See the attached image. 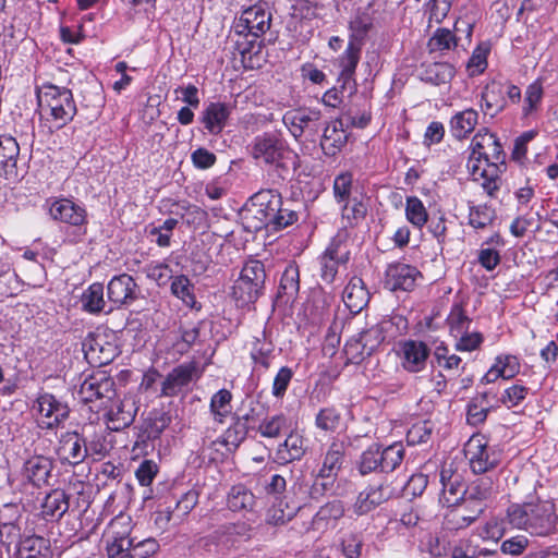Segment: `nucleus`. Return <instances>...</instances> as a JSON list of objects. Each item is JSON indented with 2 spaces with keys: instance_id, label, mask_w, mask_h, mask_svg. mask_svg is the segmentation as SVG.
Wrapping results in <instances>:
<instances>
[{
  "instance_id": "obj_13",
  "label": "nucleus",
  "mask_w": 558,
  "mask_h": 558,
  "mask_svg": "<svg viewBox=\"0 0 558 558\" xmlns=\"http://www.w3.org/2000/svg\"><path fill=\"white\" fill-rule=\"evenodd\" d=\"M322 113L318 109L298 108L287 111L282 122L291 135L299 141L303 135L314 137L318 133Z\"/></svg>"
},
{
  "instance_id": "obj_54",
  "label": "nucleus",
  "mask_w": 558,
  "mask_h": 558,
  "mask_svg": "<svg viewBox=\"0 0 558 558\" xmlns=\"http://www.w3.org/2000/svg\"><path fill=\"white\" fill-rule=\"evenodd\" d=\"M333 196L338 204L355 197L353 195V175L351 172H341L333 180Z\"/></svg>"
},
{
  "instance_id": "obj_23",
  "label": "nucleus",
  "mask_w": 558,
  "mask_h": 558,
  "mask_svg": "<svg viewBox=\"0 0 558 558\" xmlns=\"http://www.w3.org/2000/svg\"><path fill=\"white\" fill-rule=\"evenodd\" d=\"M232 113V106L222 101H209L204 105L199 122L211 135H219L227 126Z\"/></svg>"
},
{
  "instance_id": "obj_53",
  "label": "nucleus",
  "mask_w": 558,
  "mask_h": 558,
  "mask_svg": "<svg viewBox=\"0 0 558 558\" xmlns=\"http://www.w3.org/2000/svg\"><path fill=\"white\" fill-rule=\"evenodd\" d=\"M495 134L490 133L488 129L483 128L474 135L471 141V154L469 158L484 159L490 144L494 143Z\"/></svg>"
},
{
  "instance_id": "obj_62",
  "label": "nucleus",
  "mask_w": 558,
  "mask_h": 558,
  "mask_svg": "<svg viewBox=\"0 0 558 558\" xmlns=\"http://www.w3.org/2000/svg\"><path fill=\"white\" fill-rule=\"evenodd\" d=\"M495 364L499 368V375L504 379H511L520 372V362L517 356L511 354H501L496 356Z\"/></svg>"
},
{
  "instance_id": "obj_28",
  "label": "nucleus",
  "mask_w": 558,
  "mask_h": 558,
  "mask_svg": "<svg viewBox=\"0 0 558 558\" xmlns=\"http://www.w3.org/2000/svg\"><path fill=\"white\" fill-rule=\"evenodd\" d=\"M342 300L351 313H360L369 302V292L362 278L353 276L345 286Z\"/></svg>"
},
{
  "instance_id": "obj_22",
  "label": "nucleus",
  "mask_w": 558,
  "mask_h": 558,
  "mask_svg": "<svg viewBox=\"0 0 558 558\" xmlns=\"http://www.w3.org/2000/svg\"><path fill=\"white\" fill-rule=\"evenodd\" d=\"M140 289L132 276H114L107 286V298L116 306H128L137 300Z\"/></svg>"
},
{
  "instance_id": "obj_18",
  "label": "nucleus",
  "mask_w": 558,
  "mask_h": 558,
  "mask_svg": "<svg viewBox=\"0 0 558 558\" xmlns=\"http://www.w3.org/2000/svg\"><path fill=\"white\" fill-rule=\"evenodd\" d=\"M202 376V371L196 362L182 363L175 366L161 384V396L175 397L183 392L191 383Z\"/></svg>"
},
{
  "instance_id": "obj_4",
  "label": "nucleus",
  "mask_w": 558,
  "mask_h": 558,
  "mask_svg": "<svg viewBox=\"0 0 558 558\" xmlns=\"http://www.w3.org/2000/svg\"><path fill=\"white\" fill-rule=\"evenodd\" d=\"M403 456L404 448L399 442L386 448L378 444H373L362 452L356 468L361 475L371 473H375L377 476L389 475L390 472L400 465Z\"/></svg>"
},
{
  "instance_id": "obj_1",
  "label": "nucleus",
  "mask_w": 558,
  "mask_h": 558,
  "mask_svg": "<svg viewBox=\"0 0 558 558\" xmlns=\"http://www.w3.org/2000/svg\"><path fill=\"white\" fill-rule=\"evenodd\" d=\"M38 112L50 130H60L73 120L76 104L72 90L51 83L37 90Z\"/></svg>"
},
{
  "instance_id": "obj_60",
  "label": "nucleus",
  "mask_w": 558,
  "mask_h": 558,
  "mask_svg": "<svg viewBox=\"0 0 558 558\" xmlns=\"http://www.w3.org/2000/svg\"><path fill=\"white\" fill-rule=\"evenodd\" d=\"M287 418L283 414L274 415L265 418L258 426V432L263 437L276 438L282 429L286 428Z\"/></svg>"
},
{
  "instance_id": "obj_42",
  "label": "nucleus",
  "mask_w": 558,
  "mask_h": 558,
  "mask_svg": "<svg viewBox=\"0 0 558 558\" xmlns=\"http://www.w3.org/2000/svg\"><path fill=\"white\" fill-rule=\"evenodd\" d=\"M250 428L251 425H244L242 421L233 417V423L218 442L226 446L229 452H232L245 440Z\"/></svg>"
},
{
  "instance_id": "obj_35",
  "label": "nucleus",
  "mask_w": 558,
  "mask_h": 558,
  "mask_svg": "<svg viewBox=\"0 0 558 558\" xmlns=\"http://www.w3.org/2000/svg\"><path fill=\"white\" fill-rule=\"evenodd\" d=\"M478 123V112L472 108L457 112L451 117L449 125L454 138L468 137Z\"/></svg>"
},
{
  "instance_id": "obj_33",
  "label": "nucleus",
  "mask_w": 558,
  "mask_h": 558,
  "mask_svg": "<svg viewBox=\"0 0 558 558\" xmlns=\"http://www.w3.org/2000/svg\"><path fill=\"white\" fill-rule=\"evenodd\" d=\"M69 510V496L62 489H53L41 504V514L48 521H59Z\"/></svg>"
},
{
  "instance_id": "obj_44",
  "label": "nucleus",
  "mask_w": 558,
  "mask_h": 558,
  "mask_svg": "<svg viewBox=\"0 0 558 558\" xmlns=\"http://www.w3.org/2000/svg\"><path fill=\"white\" fill-rule=\"evenodd\" d=\"M458 46V38L448 28H437L428 39L427 48L430 53L449 51Z\"/></svg>"
},
{
  "instance_id": "obj_45",
  "label": "nucleus",
  "mask_w": 558,
  "mask_h": 558,
  "mask_svg": "<svg viewBox=\"0 0 558 558\" xmlns=\"http://www.w3.org/2000/svg\"><path fill=\"white\" fill-rule=\"evenodd\" d=\"M489 397V392H483L480 399H474L468 405L466 421L470 425L477 426L486 420L489 408L492 407Z\"/></svg>"
},
{
  "instance_id": "obj_21",
  "label": "nucleus",
  "mask_w": 558,
  "mask_h": 558,
  "mask_svg": "<svg viewBox=\"0 0 558 558\" xmlns=\"http://www.w3.org/2000/svg\"><path fill=\"white\" fill-rule=\"evenodd\" d=\"M130 532V522H121L119 519L111 521L106 541L109 558H128L134 542Z\"/></svg>"
},
{
  "instance_id": "obj_43",
  "label": "nucleus",
  "mask_w": 558,
  "mask_h": 558,
  "mask_svg": "<svg viewBox=\"0 0 558 558\" xmlns=\"http://www.w3.org/2000/svg\"><path fill=\"white\" fill-rule=\"evenodd\" d=\"M171 293L180 299L186 306L194 308L196 296L194 294V284L185 275L174 276L171 281Z\"/></svg>"
},
{
  "instance_id": "obj_9",
  "label": "nucleus",
  "mask_w": 558,
  "mask_h": 558,
  "mask_svg": "<svg viewBox=\"0 0 558 558\" xmlns=\"http://www.w3.org/2000/svg\"><path fill=\"white\" fill-rule=\"evenodd\" d=\"M397 496L399 489L393 485L391 475L376 476L373 483L359 493L353 511L357 515H365Z\"/></svg>"
},
{
  "instance_id": "obj_47",
  "label": "nucleus",
  "mask_w": 558,
  "mask_h": 558,
  "mask_svg": "<svg viewBox=\"0 0 558 558\" xmlns=\"http://www.w3.org/2000/svg\"><path fill=\"white\" fill-rule=\"evenodd\" d=\"M465 500H474L487 506V500L494 494V483L490 477H481L473 481L468 487Z\"/></svg>"
},
{
  "instance_id": "obj_24",
  "label": "nucleus",
  "mask_w": 558,
  "mask_h": 558,
  "mask_svg": "<svg viewBox=\"0 0 558 558\" xmlns=\"http://www.w3.org/2000/svg\"><path fill=\"white\" fill-rule=\"evenodd\" d=\"M429 348L423 341L405 340L400 343L399 356L402 367L410 373H418L426 366Z\"/></svg>"
},
{
  "instance_id": "obj_37",
  "label": "nucleus",
  "mask_w": 558,
  "mask_h": 558,
  "mask_svg": "<svg viewBox=\"0 0 558 558\" xmlns=\"http://www.w3.org/2000/svg\"><path fill=\"white\" fill-rule=\"evenodd\" d=\"M16 551L21 558H46L49 551V542L41 536H28L21 539Z\"/></svg>"
},
{
  "instance_id": "obj_39",
  "label": "nucleus",
  "mask_w": 558,
  "mask_h": 558,
  "mask_svg": "<svg viewBox=\"0 0 558 558\" xmlns=\"http://www.w3.org/2000/svg\"><path fill=\"white\" fill-rule=\"evenodd\" d=\"M83 311L98 314L105 308L104 286L99 282L90 284L81 296Z\"/></svg>"
},
{
  "instance_id": "obj_14",
  "label": "nucleus",
  "mask_w": 558,
  "mask_h": 558,
  "mask_svg": "<svg viewBox=\"0 0 558 558\" xmlns=\"http://www.w3.org/2000/svg\"><path fill=\"white\" fill-rule=\"evenodd\" d=\"M36 404L40 417L39 426L41 428H58L69 418L70 408L68 403L58 399L52 393H39L36 399Z\"/></svg>"
},
{
  "instance_id": "obj_25",
  "label": "nucleus",
  "mask_w": 558,
  "mask_h": 558,
  "mask_svg": "<svg viewBox=\"0 0 558 558\" xmlns=\"http://www.w3.org/2000/svg\"><path fill=\"white\" fill-rule=\"evenodd\" d=\"M49 214L54 220L70 226L80 227L86 223L85 208L68 198L51 202Z\"/></svg>"
},
{
  "instance_id": "obj_57",
  "label": "nucleus",
  "mask_w": 558,
  "mask_h": 558,
  "mask_svg": "<svg viewBox=\"0 0 558 558\" xmlns=\"http://www.w3.org/2000/svg\"><path fill=\"white\" fill-rule=\"evenodd\" d=\"M544 88L541 80H536L531 83L525 90L524 97V106L522 108L523 114L525 117L535 112L543 99Z\"/></svg>"
},
{
  "instance_id": "obj_15",
  "label": "nucleus",
  "mask_w": 558,
  "mask_h": 558,
  "mask_svg": "<svg viewBox=\"0 0 558 558\" xmlns=\"http://www.w3.org/2000/svg\"><path fill=\"white\" fill-rule=\"evenodd\" d=\"M114 395V380L104 371H96L86 377L77 391V398L83 403L111 400Z\"/></svg>"
},
{
  "instance_id": "obj_3",
  "label": "nucleus",
  "mask_w": 558,
  "mask_h": 558,
  "mask_svg": "<svg viewBox=\"0 0 558 558\" xmlns=\"http://www.w3.org/2000/svg\"><path fill=\"white\" fill-rule=\"evenodd\" d=\"M488 150L484 159L469 158L466 167L472 180L478 182L489 197L495 198L502 184L501 175L506 171V156L496 135Z\"/></svg>"
},
{
  "instance_id": "obj_32",
  "label": "nucleus",
  "mask_w": 558,
  "mask_h": 558,
  "mask_svg": "<svg viewBox=\"0 0 558 558\" xmlns=\"http://www.w3.org/2000/svg\"><path fill=\"white\" fill-rule=\"evenodd\" d=\"M52 461L44 456H35L24 463V476L35 486L48 483L52 471Z\"/></svg>"
},
{
  "instance_id": "obj_26",
  "label": "nucleus",
  "mask_w": 558,
  "mask_h": 558,
  "mask_svg": "<svg viewBox=\"0 0 558 558\" xmlns=\"http://www.w3.org/2000/svg\"><path fill=\"white\" fill-rule=\"evenodd\" d=\"M20 146L10 135H0V174L8 180H16Z\"/></svg>"
},
{
  "instance_id": "obj_12",
  "label": "nucleus",
  "mask_w": 558,
  "mask_h": 558,
  "mask_svg": "<svg viewBox=\"0 0 558 558\" xmlns=\"http://www.w3.org/2000/svg\"><path fill=\"white\" fill-rule=\"evenodd\" d=\"M464 454L474 474L487 473L500 463L501 453L488 446L483 436H472L464 447Z\"/></svg>"
},
{
  "instance_id": "obj_27",
  "label": "nucleus",
  "mask_w": 558,
  "mask_h": 558,
  "mask_svg": "<svg viewBox=\"0 0 558 558\" xmlns=\"http://www.w3.org/2000/svg\"><path fill=\"white\" fill-rule=\"evenodd\" d=\"M137 410L136 401L132 396H125L122 400L116 401L108 412L113 429L120 430L129 427L133 423Z\"/></svg>"
},
{
  "instance_id": "obj_38",
  "label": "nucleus",
  "mask_w": 558,
  "mask_h": 558,
  "mask_svg": "<svg viewBox=\"0 0 558 558\" xmlns=\"http://www.w3.org/2000/svg\"><path fill=\"white\" fill-rule=\"evenodd\" d=\"M171 417L168 413L154 410L144 422L143 435L148 440L157 439L161 433L169 426Z\"/></svg>"
},
{
  "instance_id": "obj_36",
  "label": "nucleus",
  "mask_w": 558,
  "mask_h": 558,
  "mask_svg": "<svg viewBox=\"0 0 558 558\" xmlns=\"http://www.w3.org/2000/svg\"><path fill=\"white\" fill-rule=\"evenodd\" d=\"M340 205L344 227L356 226L367 214V206L359 196L343 201Z\"/></svg>"
},
{
  "instance_id": "obj_17",
  "label": "nucleus",
  "mask_w": 558,
  "mask_h": 558,
  "mask_svg": "<svg viewBox=\"0 0 558 558\" xmlns=\"http://www.w3.org/2000/svg\"><path fill=\"white\" fill-rule=\"evenodd\" d=\"M56 454L62 464H81L88 456L85 437L75 430L62 433L58 438Z\"/></svg>"
},
{
  "instance_id": "obj_34",
  "label": "nucleus",
  "mask_w": 558,
  "mask_h": 558,
  "mask_svg": "<svg viewBox=\"0 0 558 558\" xmlns=\"http://www.w3.org/2000/svg\"><path fill=\"white\" fill-rule=\"evenodd\" d=\"M504 93L502 85L497 82H492L484 87L481 95V107L485 116L488 114L493 118L506 108L507 101Z\"/></svg>"
},
{
  "instance_id": "obj_56",
  "label": "nucleus",
  "mask_w": 558,
  "mask_h": 558,
  "mask_svg": "<svg viewBox=\"0 0 558 558\" xmlns=\"http://www.w3.org/2000/svg\"><path fill=\"white\" fill-rule=\"evenodd\" d=\"M450 331L454 337L469 330L471 319L466 316L461 304H453L447 317Z\"/></svg>"
},
{
  "instance_id": "obj_30",
  "label": "nucleus",
  "mask_w": 558,
  "mask_h": 558,
  "mask_svg": "<svg viewBox=\"0 0 558 558\" xmlns=\"http://www.w3.org/2000/svg\"><path fill=\"white\" fill-rule=\"evenodd\" d=\"M307 451V439L298 433H291L286 440L279 445L276 458L281 464L301 460Z\"/></svg>"
},
{
  "instance_id": "obj_19",
  "label": "nucleus",
  "mask_w": 558,
  "mask_h": 558,
  "mask_svg": "<svg viewBox=\"0 0 558 558\" xmlns=\"http://www.w3.org/2000/svg\"><path fill=\"white\" fill-rule=\"evenodd\" d=\"M440 483L442 489L439 500L444 506L453 507L465 500L468 486L463 483L462 475L453 469L452 463L442 465Z\"/></svg>"
},
{
  "instance_id": "obj_58",
  "label": "nucleus",
  "mask_w": 558,
  "mask_h": 558,
  "mask_svg": "<svg viewBox=\"0 0 558 558\" xmlns=\"http://www.w3.org/2000/svg\"><path fill=\"white\" fill-rule=\"evenodd\" d=\"M146 277L155 281L159 287L166 286L174 278L171 267L163 262H153L144 268Z\"/></svg>"
},
{
  "instance_id": "obj_29",
  "label": "nucleus",
  "mask_w": 558,
  "mask_h": 558,
  "mask_svg": "<svg viewBox=\"0 0 558 558\" xmlns=\"http://www.w3.org/2000/svg\"><path fill=\"white\" fill-rule=\"evenodd\" d=\"M344 514L342 501L332 500L322 506L312 519L311 526L314 531L325 532L335 527L339 519Z\"/></svg>"
},
{
  "instance_id": "obj_11",
  "label": "nucleus",
  "mask_w": 558,
  "mask_h": 558,
  "mask_svg": "<svg viewBox=\"0 0 558 558\" xmlns=\"http://www.w3.org/2000/svg\"><path fill=\"white\" fill-rule=\"evenodd\" d=\"M350 256L347 233H338L318 257L320 279L328 284L332 283L339 267L347 265Z\"/></svg>"
},
{
  "instance_id": "obj_64",
  "label": "nucleus",
  "mask_w": 558,
  "mask_h": 558,
  "mask_svg": "<svg viewBox=\"0 0 558 558\" xmlns=\"http://www.w3.org/2000/svg\"><path fill=\"white\" fill-rule=\"evenodd\" d=\"M428 484V477L425 474L418 473L413 474L407 483H401L399 486H396L399 489L404 492L407 496L417 497L423 494Z\"/></svg>"
},
{
  "instance_id": "obj_51",
  "label": "nucleus",
  "mask_w": 558,
  "mask_h": 558,
  "mask_svg": "<svg viewBox=\"0 0 558 558\" xmlns=\"http://www.w3.org/2000/svg\"><path fill=\"white\" fill-rule=\"evenodd\" d=\"M435 428L430 420L414 423L407 433V441L410 446L426 444L433 435Z\"/></svg>"
},
{
  "instance_id": "obj_10",
  "label": "nucleus",
  "mask_w": 558,
  "mask_h": 558,
  "mask_svg": "<svg viewBox=\"0 0 558 558\" xmlns=\"http://www.w3.org/2000/svg\"><path fill=\"white\" fill-rule=\"evenodd\" d=\"M259 206H265L258 211H264L265 223L272 230H281L295 223L299 219L296 210L290 208V204H283L280 194L272 190L262 191L256 194Z\"/></svg>"
},
{
  "instance_id": "obj_5",
  "label": "nucleus",
  "mask_w": 558,
  "mask_h": 558,
  "mask_svg": "<svg viewBox=\"0 0 558 558\" xmlns=\"http://www.w3.org/2000/svg\"><path fill=\"white\" fill-rule=\"evenodd\" d=\"M251 155L257 162L284 169L293 159V151L278 133L266 132L253 140Z\"/></svg>"
},
{
  "instance_id": "obj_52",
  "label": "nucleus",
  "mask_w": 558,
  "mask_h": 558,
  "mask_svg": "<svg viewBox=\"0 0 558 558\" xmlns=\"http://www.w3.org/2000/svg\"><path fill=\"white\" fill-rule=\"evenodd\" d=\"M342 422L341 412L335 407L320 409L315 417L317 428L325 432H336Z\"/></svg>"
},
{
  "instance_id": "obj_48",
  "label": "nucleus",
  "mask_w": 558,
  "mask_h": 558,
  "mask_svg": "<svg viewBox=\"0 0 558 558\" xmlns=\"http://www.w3.org/2000/svg\"><path fill=\"white\" fill-rule=\"evenodd\" d=\"M407 220L415 228L421 229L428 220V213L423 202L416 196H409L405 199Z\"/></svg>"
},
{
  "instance_id": "obj_49",
  "label": "nucleus",
  "mask_w": 558,
  "mask_h": 558,
  "mask_svg": "<svg viewBox=\"0 0 558 558\" xmlns=\"http://www.w3.org/2000/svg\"><path fill=\"white\" fill-rule=\"evenodd\" d=\"M232 395L227 389H220L210 399V412L214 421L222 424L227 416L230 414V402Z\"/></svg>"
},
{
  "instance_id": "obj_55",
  "label": "nucleus",
  "mask_w": 558,
  "mask_h": 558,
  "mask_svg": "<svg viewBox=\"0 0 558 558\" xmlns=\"http://www.w3.org/2000/svg\"><path fill=\"white\" fill-rule=\"evenodd\" d=\"M496 218L495 210L486 205L471 206L469 211V225L474 229H484L492 225Z\"/></svg>"
},
{
  "instance_id": "obj_40",
  "label": "nucleus",
  "mask_w": 558,
  "mask_h": 558,
  "mask_svg": "<svg viewBox=\"0 0 558 558\" xmlns=\"http://www.w3.org/2000/svg\"><path fill=\"white\" fill-rule=\"evenodd\" d=\"M255 505L254 494L244 485L231 487L228 494V507L232 511L252 510Z\"/></svg>"
},
{
  "instance_id": "obj_6",
  "label": "nucleus",
  "mask_w": 558,
  "mask_h": 558,
  "mask_svg": "<svg viewBox=\"0 0 558 558\" xmlns=\"http://www.w3.org/2000/svg\"><path fill=\"white\" fill-rule=\"evenodd\" d=\"M266 270L258 259H248L233 286L232 295L240 307L254 304L264 293Z\"/></svg>"
},
{
  "instance_id": "obj_63",
  "label": "nucleus",
  "mask_w": 558,
  "mask_h": 558,
  "mask_svg": "<svg viewBox=\"0 0 558 558\" xmlns=\"http://www.w3.org/2000/svg\"><path fill=\"white\" fill-rule=\"evenodd\" d=\"M21 539V527L17 522L0 523V543L7 547L8 551L12 545L16 548Z\"/></svg>"
},
{
  "instance_id": "obj_20",
  "label": "nucleus",
  "mask_w": 558,
  "mask_h": 558,
  "mask_svg": "<svg viewBox=\"0 0 558 558\" xmlns=\"http://www.w3.org/2000/svg\"><path fill=\"white\" fill-rule=\"evenodd\" d=\"M421 272L416 267L397 262L389 264L385 271L384 286L389 291H412Z\"/></svg>"
},
{
  "instance_id": "obj_41",
  "label": "nucleus",
  "mask_w": 558,
  "mask_h": 558,
  "mask_svg": "<svg viewBox=\"0 0 558 558\" xmlns=\"http://www.w3.org/2000/svg\"><path fill=\"white\" fill-rule=\"evenodd\" d=\"M456 69L448 62H434L427 66L423 80L433 85L448 84L453 78Z\"/></svg>"
},
{
  "instance_id": "obj_2",
  "label": "nucleus",
  "mask_w": 558,
  "mask_h": 558,
  "mask_svg": "<svg viewBox=\"0 0 558 558\" xmlns=\"http://www.w3.org/2000/svg\"><path fill=\"white\" fill-rule=\"evenodd\" d=\"M508 522L532 535L546 536L556 527L554 505L548 501L511 505L507 509Z\"/></svg>"
},
{
  "instance_id": "obj_59",
  "label": "nucleus",
  "mask_w": 558,
  "mask_h": 558,
  "mask_svg": "<svg viewBox=\"0 0 558 558\" xmlns=\"http://www.w3.org/2000/svg\"><path fill=\"white\" fill-rule=\"evenodd\" d=\"M300 288L299 269L294 265H289L280 279L279 293L293 298Z\"/></svg>"
},
{
  "instance_id": "obj_46",
  "label": "nucleus",
  "mask_w": 558,
  "mask_h": 558,
  "mask_svg": "<svg viewBox=\"0 0 558 558\" xmlns=\"http://www.w3.org/2000/svg\"><path fill=\"white\" fill-rule=\"evenodd\" d=\"M260 335L262 338L255 337L252 343L251 357L256 364L268 368L272 357L274 344L271 341L266 340L265 331H262Z\"/></svg>"
},
{
  "instance_id": "obj_7",
  "label": "nucleus",
  "mask_w": 558,
  "mask_h": 558,
  "mask_svg": "<svg viewBox=\"0 0 558 558\" xmlns=\"http://www.w3.org/2000/svg\"><path fill=\"white\" fill-rule=\"evenodd\" d=\"M272 14L265 3L254 4L244 9L240 16L234 20L233 29L235 34L244 37H252L250 47L241 50L244 57L254 47V41L262 37L271 25Z\"/></svg>"
},
{
  "instance_id": "obj_16",
  "label": "nucleus",
  "mask_w": 558,
  "mask_h": 558,
  "mask_svg": "<svg viewBox=\"0 0 558 558\" xmlns=\"http://www.w3.org/2000/svg\"><path fill=\"white\" fill-rule=\"evenodd\" d=\"M291 490L294 495H302L301 498L294 499L284 496L283 499H277L268 509L266 514V523L269 525H283L291 521L298 511L302 508L303 497L306 494L302 483L296 482L292 485Z\"/></svg>"
},
{
  "instance_id": "obj_8",
  "label": "nucleus",
  "mask_w": 558,
  "mask_h": 558,
  "mask_svg": "<svg viewBox=\"0 0 558 558\" xmlns=\"http://www.w3.org/2000/svg\"><path fill=\"white\" fill-rule=\"evenodd\" d=\"M347 448L348 446L344 440L333 439L330 442L326 453L324 454L317 478L312 485L310 492L312 498H318L330 488L335 478L338 476V473L342 469Z\"/></svg>"
},
{
  "instance_id": "obj_61",
  "label": "nucleus",
  "mask_w": 558,
  "mask_h": 558,
  "mask_svg": "<svg viewBox=\"0 0 558 558\" xmlns=\"http://www.w3.org/2000/svg\"><path fill=\"white\" fill-rule=\"evenodd\" d=\"M489 50L490 49L487 44H481L474 49L468 62L470 75H478L484 72L487 66V56Z\"/></svg>"
},
{
  "instance_id": "obj_31",
  "label": "nucleus",
  "mask_w": 558,
  "mask_h": 558,
  "mask_svg": "<svg viewBox=\"0 0 558 558\" xmlns=\"http://www.w3.org/2000/svg\"><path fill=\"white\" fill-rule=\"evenodd\" d=\"M348 135L343 130L341 120H333L326 125L320 140V146L325 155L335 156L347 143Z\"/></svg>"
},
{
  "instance_id": "obj_50",
  "label": "nucleus",
  "mask_w": 558,
  "mask_h": 558,
  "mask_svg": "<svg viewBox=\"0 0 558 558\" xmlns=\"http://www.w3.org/2000/svg\"><path fill=\"white\" fill-rule=\"evenodd\" d=\"M362 44L356 36L350 37L344 52L339 57L341 71L355 72L360 61Z\"/></svg>"
}]
</instances>
